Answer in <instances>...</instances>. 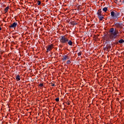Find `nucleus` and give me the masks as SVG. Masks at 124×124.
<instances>
[{"mask_svg":"<svg viewBox=\"0 0 124 124\" xmlns=\"http://www.w3.org/2000/svg\"><path fill=\"white\" fill-rule=\"evenodd\" d=\"M111 108H112V106H111Z\"/></svg>","mask_w":124,"mask_h":124,"instance_id":"nucleus-26","label":"nucleus"},{"mask_svg":"<svg viewBox=\"0 0 124 124\" xmlns=\"http://www.w3.org/2000/svg\"><path fill=\"white\" fill-rule=\"evenodd\" d=\"M110 90H113V89H112V88H110Z\"/></svg>","mask_w":124,"mask_h":124,"instance_id":"nucleus-21","label":"nucleus"},{"mask_svg":"<svg viewBox=\"0 0 124 124\" xmlns=\"http://www.w3.org/2000/svg\"><path fill=\"white\" fill-rule=\"evenodd\" d=\"M53 48H54V45L53 44H51V45H48L46 48V52L48 53V52H51L52 51V49Z\"/></svg>","mask_w":124,"mask_h":124,"instance_id":"nucleus-5","label":"nucleus"},{"mask_svg":"<svg viewBox=\"0 0 124 124\" xmlns=\"http://www.w3.org/2000/svg\"><path fill=\"white\" fill-rule=\"evenodd\" d=\"M123 3H124V0H123Z\"/></svg>","mask_w":124,"mask_h":124,"instance_id":"nucleus-20","label":"nucleus"},{"mask_svg":"<svg viewBox=\"0 0 124 124\" xmlns=\"http://www.w3.org/2000/svg\"><path fill=\"white\" fill-rule=\"evenodd\" d=\"M16 79L17 81H20V80H21V78L20 77V76H19V75L16 77Z\"/></svg>","mask_w":124,"mask_h":124,"instance_id":"nucleus-8","label":"nucleus"},{"mask_svg":"<svg viewBox=\"0 0 124 124\" xmlns=\"http://www.w3.org/2000/svg\"><path fill=\"white\" fill-rule=\"evenodd\" d=\"M66 104L67 105H70V102L69 101H67L66 102Z\"/></svg>","mask_w":124,"mask_h":124,"instance_id":"nucleus-17","label":"nucleus"},{"mask_svg":"<svg viewBox=\"0 0 124 124\" xmlns=\"http://www.w3.org/2000/svg\"><path fill=\"white\" fill-rule=\"evenodd\" d=\"M109 77L110 78V76H109Z\"/></svg>","mask_w":124,"mask_h":124,"instance_id":"nucleus-27","label":"nucleus"},{"mask_svg":"<svg viewBox=\"0 0 124 124\" xmlns=\"http://www.w3.org/2000/svg\"><path fill=\"white\" fill-rule=\"evenodd\" d=\"M110 16L112 19H117L118 18H119L120 17V13L115 12V13L114 11H112V10L110 11Z\"/></svg>","mask_w":124,"mask_h":124,"instance_id":"nucleus-3","label":"nucleus"},{"mask_svg":"<svg viewBox=\"0 0 124 124\" xmlns=\"http://www.w3.org/2000/svg\"><path fill=\"white\" fill-rule=\"evenodd\" d=\"M17 27V22H14L11 26H9V28H16Z\"/></svg>","mask_w":124,"mask_h":124,"instance_id":"nucleus-6","label":"nucleus"},{"mask_svg":"<svg viewBox=\"0 0 124 124\" xmlns=\"http://www.w3.org/2000/svg\"><path fill=\"white\" fill-rule=\"evenodd\" d=\"M109 124H112V123H111V124L109 123Z\"/></svg>","mask_w":124,"mask_h":124,"instance_id":"nucleus-24","label":"nucleus"},{"mask_svg":"<svg viewBox=\"0 0 124 124\" xmlns=\"http://www.w3.org/2000/svg\"><path fill=\"white\" fill-rule=\"evenodd\" d=\"M109 38L110 39H112V40H114L117 36H118V32L115 30V29L113 28H111L109 30Z\"/></svg>","mask_w":124,"mask_h":124,"instance_id":"nucleus-2","label":"nucleus"},{"mask_svg":"<svg viewBox=\"0 0 124 124\" xmlns=\"http://www.w3.org/2000/svg\"><path fill=\"white\" fill-rule=\"evenodd\" d=\"M0 31H1V28L0 27Z\"/></svg>","mask_w":124,"mask_h":124,"instance_id":"nucleus-19","label":"nucleus"},{"mask_svg":"<svg viewBox=\"0 0 124 124\" xmlns=\"http://www.w3.org/2000/svg\"><path fill=\"white\" fill-rule=\"evenodd\" d=\"M120 2H121V0H119Z\"/></svg>","mask_w":124,"mask_h":124,"instance_id":"nucleus-22","label":"nucleus"},{"mask_svg":"<svg viewBox=\"0 0 124 124\" xmlns=\"http://www.w3.org/2000/svg\"><path fill=\"white\" fill-rule=\"evenodd\" d=\"M108 10V8L107 7H105L103 8V11H104L105 12H106Z\"/></svg>","mask_w":124,"mask_h":124,"instance_id":"nucleus-11","label":"nucleus"},{"mask_svg":"<svg viewBox=\"0 0 124 124\" xmlns=\"http://www.w3.org/2000/svg\"><path fill=\"white\" fill-rule=\"evenodd\" d=\"M97 15L100 21H102V20L104 19V17H103V15L102 14V11H101V10H98Z\"/></svg>","mask_w":124,"mask_h":124,"instance_id":"nucleus-4","label":"nucleus"},{"mask_svg":"<svg viewBox=\"0 0 124 124\" xmlns=\"http://www.w3.org/2000/svg\"><path fill=\"white\" fill-rule=\"evenodd\" d=\"M39 86L41 87H43V86H44V84L43 83H40L39 84Z\"/></svg>","mask_w":124,"mask_h":124,"instance_id":"nucleus-15","label":"nucleus"},{"mask_svg":"<svg viewBox=\"0 0 124 124\" xmlns=\"http://www.w3.org/2000/svg\"><path fill=\"white\" fill-rule=\"evenodd\" d=\"M81 55H82V51H79V52L78 53V57H79V56H81Z\"/></svg>","mask_w":124,"mask_h":124,"instance_id":"nucleus-12","label":"nucleus"},{"mask_svg":"<svg viewBox=\"0 0 124 124\" xmlns=\"http://www.w3.org/2000/svg\"><path fill=\"white\" fill-rule=\"evenodd\" d=\"M68 56L64 55L63 56V58H62V61H66V60H68Z\"/></svg>","mask_w":124,"mask_h":124,"instance_id":"nucleus-7","label":"nucleus"},{"mask_svg":"<svg viewBox=\"0 0 124 124\" xmlns=\"http://www.w3.org/2000/svg\"><path fill=\"white\" fill-rule=\"evenodd\" d=\"M119 43H120V44H122V43H124V39H121L120 40H119L118 41Z\"/></svg>","mask_w":124,"mask_h":124,"instance_id":"nucleus-10","label":"nucleus"},{"mask_svg":"<svg viewBox=\"0 0 124 124\" xmlns=\"http://www.w3.org/2000/svg\"><path fill=\"white\" fill-rule=\"evenodd\" d=\"M51 86H52V87H54V86H55V84H52V85H51Z\"/></svg>","mask_w":124,"mask_h":124,"instance_id":"nucleus-18","label":"nucleus"},{"mask_svg":"<svg viewBox=\"0 0 124 124\" xmlns=\"http://www.w3.org/2000/svg\"><path fill=\"white\" fill-rule=\"evenodd\" d=\"M37 4L38 5H40V4H41V1H40V0H38Z\"/></svg>","mask_w":124,"mask_h":124,"instance_id":"nucleus-13","label":"nucleus"},{"mask_svg":"<svg viewBox=\"0 0 124 124\" xmlns=\"http://www.w3.org/2000/svg\"><path fill=\"white\" fill-rule=\"evenodd\" d=\"M110 46H109V48L110 49Z\"/></svg>","mask_w":124,"mask_h":124,"instance_id":"nucleus-23","label":"nucleus"},{"mask_svg":"<svg viewBox=\"0 0 124 124\" xmlns=\"http://www.w3.org/2000/svg\"><path fill=\"white\" fill-rule=\"evenodd\" d=\"M59 38L60 43H62V44H66V43H68V45L72 46V41L71 40H69L68 38L65 35H62L60 36Z\"/></svg>","mask_w":124,"mask_h":124,"instance_id":"nucleus-1","label":"nucleus"},{"mask_svg":"<svg viewBox=\"0 0 124 124\" xmlns=\"http://www.w3.org/2000/svg\"><path fill=\"white\" fill-rule=\"evenodd\" d=\"M9 9V6H7V7H6L4 9L5 13H7V12H8Z\"/></svg>","mask_w":124,"mask_h":124,"instance_id":"nucleus-9","label":"nucleus"},{"mask_svg":"<svg viewBox=\"0 0 124 124\" xmlns=\"http://www.w3.org/2000/svg\"><path fill=\"white\" fill-rule=\"evenodd\" d=\"M70 63H71V62H70V60H68L67 61V64H70Z\"/></svg>","mask_w":124,"mask_h":124,"instance_id":"nucleus-14","label":"nucleus"},{"mask_svg":"<svg viewBox=\"0 0 124 124\" xmlns=\"http://www.w3.org/2000/svg\"><path fill=\"white\" fill-rule=\"evenodd\" d=\"M55 101L57 102H59V101H60V99L59 98H57L55 99Z\"/></svg>","mask_w":124,"mask_h":124,"instance_id":"nucleus-16","label":"nucleus"},{"mask_svg":"<svg viewBox=\"0 0 124 124\" xmlns=\"http://www.w3.org/2000/svg\"><path fill=\"white\" fill-rule=\"evenodd\" d=\"M111 108H112V106H111Z\"/></svg>","mask_w":124,"mask_h":124,"instance_id":"nucleus-25","label":"nucleus"}]
</instances>
